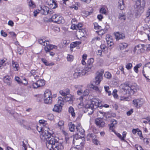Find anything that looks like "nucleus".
Masks as SVG:
<instances>
[{
	"label": "nucleus",
	"instance_id": "f257e3e1",
	"mask_svg": "<svg viewBox=\"0 0 150 150\" xmlns=\"http://www.w3.org/2000/svg\"><path fill=\"white\" fill-rule=\"evenodd\" d=\"M104 73L103 69H101L100 71H98L96 73L95 77V81H94L95 85L92 84L91 88L93 89L96 93L100 94L101 93L102 88L101 87H98L96 85H98L103 79V75Z\"/></svg>",
	"mask_w": 150,
	"mask_h": 150
},
{
	"label": "nucleus",
	"instance_id": "f03ea898",
	"mask_svg": "<svg viewBox=\"0 0 150 150\" xmlns=\"http://www.w3.org/2000/svg\"><path fill=\"white\" fill-rule=\"evenodd\" d=\"M46 146L50 150H63L64 148L62 144L53 137L48 142Z\"/></svg>",
	"mask_w": 150,
	"mask_h": 150
},
{
	"label": "nucleus",
	"instance_id": "7ed1b4c3",
	"mask_svg": "<svg viewBox=\"0 0 150 150\" xmlns=\"http://www.w3.org/2000/svg\"><path fill=\"white\" fill-rule=\"evenodd\" d=\"M122 91L125 94H128L129 95H133L136 92L138 89V86L136 84L132 85L130 86L129 85L126 83H124L121 85Z\"/></svg>",
	"mask_w": 150,
	"mask_h": 150
},
{
	"label": "nucleus",
	"instance_id": "20e7f679",
	"mask_svg": "<svg viewBox=\"0 0 150 150\" xmlns=\"http://www.w3.org/2000/svg\"><path fill=\"white\" fill-rule=\"evenodd\" d=\"M38 42L40 44L45 46L44 50L46 53L50 52V50H52L53 49H57V46L50 44L49 41L45 39H40L38 40Z\"/></svg>",
	"mask_w": 150,
	"mask_h": 150
},
{
	"label": "nucleus",
	"instance_id": "39448f33",
	"mask_svg": "<svg viewBox=\"0 0 150 150\" xmlns=\"http://www.w3.org/2000/svg\"><path fill=\"white\" fill-rule=\"evenodd\" d=\"M145 4V0H137L136 1L135 6L139 13H142L143 12Z\"/></svg>",
	"mask_w": 150,
	"mask_h": 150
},
{
	"label": "nucleus",
	"instance_id": "423d86ee",
	"mask_svg": "<svg viewBox=\"0 0 150 150\" xmlns=\"http://www.w3.org/2000/svg\"><path fill=\"white\" fill-rule=\"evenodd\" d=\"M52 96L50 91L48 89L45 90L44 93V101L45 103H51L52 101Z\"/></svg>",
	"mask_w": 150,
	"mask_h": 150
},
{
	"label": "nucleus",
	"instance_id": "0eeeda50",
	"mask_svg": "<svg viewBox=\"0 0 150 150\" xmlns=\"http://www.w3.org/2000/svg\"><path fill=\"white\" fill-rule=\"evenodd\" d=\"M146 44H139L134 47L133 52L134 53H136L137 54L144 53L146 51Z\"/></svg>",
	"mask_w": 150,
	"mask_h": 150
},
{
	"label": "nucleus",
	"instance_id": "6e6552de",
	"mask_svg": "<svg viewBox=\"0 0 150 150\" xmlns=\"http://www.w3.org/2000/svg\"><path fill=\"white\" fill-rule=\"evenodd\" d=\"M70 91L68 88L59 91L60 93L62 96H64L65 100L67 101H71V96L70 94Z\"/></svg>",
	"mask_w": 150,
	"mask_h": 150
},
{
	"label": "nucleus",
	"instance_id": "1a4fd4ad",
	"mask_svg": "<svg viewBox=\"0 0 150 150\" xmlns=\"http://www.w3.org/2000/svg\"><path fill=\"white\" fill-rule=\"evenodd\" d=\"M64 21V20L62 16L57 14L53 15L51 18L49 19V21L50 22H54L57 23L58 24L62 23Z\"/></svg>",
	"mask_w": 150,
	"mask_h": 150
},
{
	"label": "nucleus",
	"instance_id": "9d476101",
	"mask_svg": "<svg viewBox=\"0 0 150 150\" xmlns=\"http://www.w3.org/2000/svg\"><path fill=\"white\" fill-rule=\"evenodd\" d=\"M87 73L82 68H77L74 70L73 76L74 78H77L81 76L84 75Z\"/></svg>",
	"mask_w": 150,
	"mask_h": 150
},
{
	"label": "nucleus",
	"instance_id": "9b49d317",
	"mask_svg": "<svg viewBox=\"0 0 150 150\" xmlns=\"http://www.w3.org/2000/svg\"><path fill=\"white\" fill-rule=\"evenodd\" d=\"M94 62V59L93 58H91L88 59L84 69L86 73L91 71V69L93 67Z\"/></svg>",
	"mask_w": 150,
	"mask_h": 150
},
{
	"label": "nucleus",
	"instance_id": "f8f14e48",
	"mask_svg": "<svg viewBox=\"0 0 150 150\" xmlns=\"http://www.w3.org/2000/svg\"><path fill=\"white\" fill-rule=\"evenodd\" d=\"M51 136V134L48 131L47 129V130L43 131L41 132L40 137L42 140L43 141L47 140L49 142L50 140L49 139Z\"/></svg>",
	"mask_w": 150,
	"mask_h": 150
},
{
	"label": "nucleus",
	"instance_id": "ddd939ff",
	"mask_svg": "<svg viewBox=\"0 0 150 150\" xmlns=\"http://www.w3.org/2000/svg\"><path fill=\"white\" fill-rule=\"evenodd\" d=\"M101 101L98 98H93L91 99V104L89 103L91 107V108L92 110L93 108H97L100 106Z\"/></svg>",
	"mask_w": 150,
	"mask_h": 150
},
{
	"label": "nucleus",
	"instance_id": "4468645a",
	"mask_svg": "<svg viewBox=\"0 0 150 150\" xmlns=\"http://www.w3.org/2000/svg\"><path fill=\"white\" fill-rule=\"evenodd\" d=\"M45 84V81L43 79H38L36 82L32 84L33 88H37L38 87L42 86Z\"/></svg>",
	"mask_w": 150,
	"mask_h": 150
},
{
	"label": "nucleus",
	"instance_id": "2eb2a0df",
	"mask_svg": "<svg viewBox=\"0 0 150 150\" xmlns=\"http://www.w3.org/2000/svg\"><path fill=\"white\" fill-rule=\"evenodd\" d=\"M132 102L133 105L137 108H140L144 103V100L142 99H134Z\"/></svg>",
	"mask_w": 150,
	"mask_h": 150
},
{
	"label": "nucleus",
	"instance_id": "dca6fc26",
	"mask_svg": "<svg viewBox=\"0 0 150 150\" xmlns=\"http://www.w3.org/2000/svg\"><path fill=\"white\" fill-rule=\"evenodd\" d=\"M76 128L78 134H75L74 136V139L75 138H76V136H78V135H79L80 137H82L83 138L85 133L84 130L80 127V125H79L78 126H76Z\"/></svg>",
	"mask_w": 150,
	"mask_h": 150
},
{
	"label": "nucleus",
	"instance_id": "f3484780",
	"mask_svg": "<svg viewBox=\"0 0 150 150\" xmlns=\"http://www.w3.org/2000/svg\"><path fill=\"white\" fill-rule=\"evenodd\" d=\"M80 101V103L78 104V107L79 108H85L87 109H90L91 106L89 104L88 102L85 100Z\"/></svg>",
	"mask_w": 150,
	"mask_h": 150
},
{
	"label": "nucleus",
	"instance_id": "a211bd4d",
	"mask_svg": "<svg viewBox=\"0 0 150 150\" xmlns=\"http://www.w3.org/2000/svg\"><path fill=\"white\" fill-rule=\"evenodd\" d=\"M89 91L86 89L84 91L83 95L79 97V99L81 101L85 100L89 102Z\"/></svg>",
	"mask_w": 150,
	"mask_h": 150
},
{
	"label": "nucleus",
	"instance_id": "6ab92c4d",
	"mask_svg": "<svg viewBox=\"0 0 150 150\" xmlns=\"http://www.w3.org/2000/svg\"><path fill=\"white\" fill-rule=\"evenodd\" d=\"M46 3L52 9L55 8L57 6V4L54 0H46Z\"/></svg>",
	"mask_w": 150,
	"mask_h": 150
},
{
	"label": "nucleus",
	"instance_id": "aec40b11",
	"mask_svg": "<svg viewBox=\"0 0 150 150\" xmlns=\"http://www.w3.org/2000/svg\"><path fill=\"white\" fill-rule=\"evenodd\" d=\"M76 141L74 139H73V144H74V145H75L76 146H78L81 145V148H82L83 147L85 143V140L84 139L83 140V139L82 142H81V139H79L78 140L76 138Z\"/></svg>",
	"mask_w": 150,
	"mask_h": 150
},
{
	"label": "nucleus",
	"instance_id": "412c9836",
	"mask_svg": "<svg viewBox=\"0 0 150 150\" xmlns=\"http://www.w3.org/2000/svg\"><path fill=\"white\" fill-rule=\"evenodd\" d=\"M105 39L108 46L111 47L113 45V40L111 35L107 34L106 36Z\"/></svg>",
	"mask_w": 150,
	"mask_h": 150
},
{
	"label": "nucleus",
	"instance_id": "4be33fe9",
	"mask_svg": "<svg viewBox=\"0 0 150 150\" xmlns=\"http://www.w3.org/2000/svg\"><path fill=\"white\" fill-rule=\"evenodd\" d=\"M117 123V121L114 120L112 119L110 121V124H109L108 125L109 127V129L111 130L112 132H114L115 130L114 129Z\"/></svg>",
	"mask_w": 150,
	"mask_h": 150
},
{
	"label": "nucleus",
	"instance_id": "5701e85b",
	"mask_svg": "<svg viewBox=\"0 0 150 150\" xmlns=\"http://www.w3.org/2000/svg\"><path fill=\"white\" fill-rule=\"evenodd\" d=\"M95 124L99 127H103L105 124V122L100 118H97L96 119Z\"/></svg>",
	"mask_w": 150,
	"mask_h": 150
},
{
	"label": "nucleus",
	"instance_id": "b1692460",
	"mask_svg": "<svg viewBox=\"0 0 150 150\" xmlns=\"http://www.w3.org/2000/svg\"><path fill=\"white\" fill-rule=\"evenodd\" d=\"M114 35H115V38L117 40L123 39L125 38V36L124 34H120L118 32L115 33Z\"/></svg>",
	"mask_w": 150,
	"mask_h": 150
},
{
	"label": "nucleus",
	"instance_id": "393cba45",
	"mask_svg": "<svg viewBox=\"0 0 150 150\" xmlns=\"http://www.w3.org/2000/svg\"><path fill=\"white\" fill-rule=\"evenodd\" d=\"M93 25L94 29L96 30V32L98 34L100 35V33H100V31L101 30L102 28L97 23H94Z\"/></svg>",
	"mask_w": 150,
	"mask_h": 150
},
{
	"label": "nucleus",
	"instance_id": "a878e982",
	"mask_svg": "<svg viewBox=\"0 0 150 150\" xmlns=\"http://www.w3.org/2000/svg\"><path fill=\"white\" fill-rule=\"evenodd\" d=\"M81 43V41H76L71 43L70 45V49H73L77 46H79V45Z\"/></svg>",
	"mask_w": 150,
	"mask_h": 150
},
{
	"label": "nucleus",
	"instance_id": "bb28decb",
	"mask_svg": "<svg viewBox=\"0 0 150 150\" xmlns=\"http://www.w3.org/2000/svg\"><path fill=\"white\" fill-rule=\"evenodd\" d=\"M49 11V7L46 6H44L41 8L40 10L41 13L43 15H47L48 14Z\"/></svg>",
	"mask_w": 150,
	"mask_h": 150
},
{
	"label": "nucleus",
	"instance_id": "cd10ccee",
	"mask_svg": "<svg viewBox=\"0 0 150 150\" xmlns=\"http://www.w3.org/2000/svg\"><path fill=\"white\" fill-rule=\"evenodd\" d=\"M127 132H126L124 131L122 133V136L119 133H117L116 135L117 137L119 138L122 141H124L125 140V138L126 137Z\"/></svg>",
	"mask_w": 150,
	"mask_h": 150
},
{
	"label": "nucleus",
	"instance_id": "c85d7f7f",
	"mask_svg": "<svg viewBox=\"0 0 150 150\" xmlns=\"http://www.w3.org/2000/svg\"><path fill=\"white\" fill-rule=\"evenodd\" d=\"M109 28V26L108 25H106L105 26V28L104 29H102V30L100 31V35H102L104 34L107 33L108 31V29Z\"/></svg>",
	"mask_w": 150,
	"mask_h": 150
},
{
	"label": "nucleus",
	"instance_id": "c756f323",
	"mask_svg": "<svg viewBox=\"0 0 150 150\" xmlns=\"http://www.w3.org/2000/svg\"><path fill=\"white\" fill-rule=\"evenodd\" d=\"M4 81L7 85H11V77L9 76H5L4 79Z\"/></svg>",
	"mask_w": 150,
	"mask_h": 150
},
{
	"label": "nucleus",
	"instance_id": "7c9ffc66",
	"mask_svg": "<svg viewBox=\"0 0 150 150\" xmlns=\"http://www.w3.org/2000/svg\"><path fill=\"white\" fill-rule=\"evenodd\" d=\"M62 106L58 105H55L53 109V111L57 112H60L61 111Z\"/></svg>",
	"mask_w": 150,
	"mask_h": 150
},
{
	"label": "nucleus",
	"instance_id": "2f4dec72",
	"mask_svg": "<svg viewBox=\"0 0 150 150\" xmlns=\"http://www.w3.org/2000/svg\"><path fill=\"white\" fill-rule=\"evenodd\" d=\"M118 5V8L120 10L123 9L124 7V1L123 0H119Z\"/></svg>",
	"mask_w": 150,
	"mask_h": 150
},
{
	"label": "nucleus",
	"instance_id": "473e14b6",
	"mask_svg": "<svg viewBox=\"0 0 150 150\" xmlns=\"http://www.w3.org/2000/svg\"><path fill=\"white\" fill-rule=\"evenodd\" d=\"M12 64L14 70L15 71H18L19 68L18 63L17 62L12 61Z\"/></svg>",
	"mask_w": 150,
	"mask_h": 150
},
{
	"label": "nucleus",
	"instance_id": "72a5a7b5",
	"mask_svg": "<svg viewBox=\"0 0 150 150\" xmlns=\"http://www.w3.org/2000/svg\"><path fill=\"white\" fill-rule=\"evenodd\" d=\"M68 126L69 130L71 132H74L75 130V125L72 122H70L68 124Z\"/></svg>",
	"mask_w": 150,
	"mask_h": 150
},
{
	"label": "nucleus",
	"instance_id": "f704fd0d",
	"mask_svg": "<svg viewBox=\"0 0 150 150\" xmlns=\"http://www.w3.org/2000/svg\"><path fill=\"white\" fill-rule=\"evenodd\" d=\"M69 112L71 114L73 118L75 117L76 116V114L74 112V110L72 106H70L69 108Z\"/></svg>",
	"mask_w": 150,
	"mask_h": 150
},
{
	"label": "nucleus",
	"instance_id": "c9c22d12",
	"mask_svg": "<svg viewBox=\"0 0 150 150\" xmlns=\"http://www.w3.org/2000/svg\"><path fill=\"white\" fill-rule=\"evenodd\" d=\"M87 55L86 54H83L82 56V59L81 61V63L82 65H84L86 64V63L85 61L87 59Z\"/></svg>",
	"mask_w": 150,
	"mask_h": 150
},
{
	"label": "nucleus",
	"instance_id": "e433bc0d",
	"mask_svg": "<svg viewBox=\"0 0 150 150\" xmlns=\"http://www.w3.org/2000/svg\"><path fill=\"white\" fill-rule=\"evenodd\" d=\"M58 99L57 104L62 107L64 104V101L63 98L61 97H59Z\"/></svg>",
	"mask_w": 150,
	"mask_h": 150
},
{
	"label": "nucleus",
	"instance_id": "4c0bfd02",
	"mask_svg": "<svg viewBox=\"0 0 150 150\" xmlns=\"http://www.w3.org/2000/svg\"><path fill=\"white\" fill-rule=\"evenodd\" d=\"M106 93L108 94V96H110L112 95V93L109 90L110 88L109 86H105L104 87Z\"/></svg>",
	"mask_w": 150,
	"mask_h": 150
},
{
	"label": "nucleus",
	"instance_id": "58836bf2",
	"mask_svg": "<svg viewBox=\"0 0 150 150\" xmlns=\"http://www.w3.org/2000/svg\"><path fill=\"white\" fill-rule=\"evenodd\" d=\"M39 122L40 124H42L43 126L47 127L48 126V123L47 121L44 120H39Z\"/></svg>",
	"mask_w": 150,
	"mask_h": 150
},
{
	"label": "nucleus",
	"instance_id": "ea45409f",
	"mask_svg": "<svg viewBox=\"0 0 150 150\" xmlns=\"http://www.w3.org/2000/svg\"><path fill=\"white\" fill-rule=\"evenodd\" d=\"M24 52V50L22 47H18L17 48V52L20 55L22 54Z\"/></svg>",
	"mask_w": 150,
	"mask_h": 150
},
{
	"label": "nucleus",
	"instance_id": "a19ab883",
	"mask_svg": "<svg viewBox=\"0 0 150 150\" xmlns=\"http://www.w3.org/2000/svg\"><path fill=\"white\" fill-rule=\"evenodd\" d=\"M119 46L120 49L122 50L127 47L128 46V45L125 43H120L119 44Z\"/></svg>",
	"mask_w": 150,
	"mask_h": 150
},
{
	"label": "nucleus",
	"instance_id": "79ce46f5",
	"mask_svg": "<svg viewBox=\"0 0 150 150\" xmlns=\"http://www.w3.org/2000/svg\"><path fill=\"white\" fill-rule=\"evenodd\" d=\"M67 61L71 62L74 59V57L71 54H68L67 57Z\"/></svg>",
	"mask_w": 150,
	"mask_h": 150
},
{
	"label": "nucleus",
	"instance_id": "37998d69",
	"mask_svg": "<svg viewBox=\"0 0 150 150\" xmlns=\"http://www.w3.org/2000/svg\"><path fill=\"white\" fill-rule=\"evenodd\" d=\"M126 15L125 13H120L119 15V18L122 20L125 21L126 19Z\"/></svg>",
	"mask_w": 150,
	"mask_h": 150
},
{
	"label": "nucleus",
	"instance_id": "c03bdc74",
	"mask_svg": "<svg viewBox=\"0 0 150 150\" xmlns=\"http://www.w3.org/2000/svg\"><path fill=\"white\" fill-rule=\"evenodd\" d=\"M93 11V10L92 9V10L91 11H83L82 12L83 14H85V16H88L90 15L91 14H92Z\"/></svg>",
	"mask_w": 150,
	"mask_h": 150
},
{
	"label": "nucleus",
	"instance_id": "a18cd8bd",
	"mask_svg": "<svg viewBox=\"0 0 150 150\" xmlns=\"http://www.w3.org/2000/svg\"><path fill=\"white\" fill-rule=\"evenodd\" d=\"M64 122L63 120H60L58 122V125L60 129H62L64 127Z\"/></svg>",
	"mask_w": 150,
	"mask_h": 150
},
{
	"label": "nucleus",
	"instance_id": "49530a36",
	"mask_svg": "<svg viewBox=\"0 0 150 150\" xmlns=\"http://www.w3.org/2000/svg\"><path fill=\"white\" fill-rule=\"evenodd\" d=\"M62 132L64 136L65 137V139L66 141L67 142L69 139V137L68 134L66 131L63 130L62 131Z\"/></svg>",
	"mask_w": 150,
	"mask_h": 150
},
{
	"label": "nucleus",
	"instance_id": "de8ad7c7",
	"mask_svg": "<svg viewBox=\"0 0 150 150\" xmlns=\"http://www.w3.org/2000/svg\"><path fill=\"white\" fill-rule=\"evenodd\" d=\"M29 1L28 2V5L30 7L33 8L35 7V3L32 0H28Z\"/></svg>",
	"mask_w": 150,
	"mask_h": 150
},
{
	"label": "nucleus",
	"instance_id": "09e8293b",
	"mask_svg": "<svg viewBox=\"0 0 150 150\" xmlns=\"http://www.w3.org/2000/svg\"><path fill=\"white\" fill-rule=\"evenodd\" d=\"M117 91L116 89H114L112 92V95L115 98H118V96L117 94Z\"/></svg>",
	"mask_w": 150,
	"mask_h": 150
},
{
	"label": "nucleus",
	"instance_id": "8fccbe9b",
	"mask_svg": "<svg viewBox=\"0 0 150 150\" xmlns=\"http://www.w3.org/2000/svg\"><path fill=\"white\" fill-rule=\"evenodd\" d=\"M105 77L108 79H110L111 77V74L109 72H106L104 74Z\"/></svg>",
	"mask_w": 150,
	"mask_h": 150
},
{
	"label": "nucleus",
	"instance_id": "3c124183",
	"mask_svg": "<svg viewBox=\"0 0 150 150\" xmlns=\"http://www.w3.org/2000/svg\"><path fill=\"white\" fill-rule=\"evenodd\" d=\"M132 63H127L125 67L127 70H129L132 69Z\"/></svg>",
	"mask_w": 150,
	"mask_h": 150
},
{
	"label": "nucleus",
	"instance_id": "603ef678",
	"mask_svg": "<svg viewBox=\"0 0 150 150\" xmlns=\"http://www.w3.org/2000/svg\"><path fill=\"white\" fill-rule=\"evenodd\" d=\"M76 28H77V30L78 29H79V32H81L82 31V30L81 29V28L82 27L83 25L81 23H78L76 25Z\"/></svg>",
	"mask_w": 150,
	"mask_h": 150
},
{
	"label": "nucleus",
	"instance_id": "864d4df0",
	"mask_svg": "<svg viewBox=\"0 0 150 150\" xmlns=\"http://www.w3.org/2000/svg\"><path fill=\"white\" fill-rule=\"evenodd\" d=\"M41 75L40 73L39 72H38L36 75H35L34 77L35 79L36 80L39 79V78L41 76Z\"/></svg>",
	"mask_w": 150,
	"mask_h": 150
},
{
	"label": "nucleus",
	"instance_id": "5fc2aeb1",
	"mask_svg": "<svg viewBox=\"0 0 150 150\" xmlns=\"http://www.w3.org/2000/svg\"><path fill=\"white\" fill-rule=\"evenodd\" d=\"M100 48L101 49V50H102V52H105L106 50H108L107 47L103 45H101Z\"/></svg>",
	"mask_w": 150,
	"mask_h": 150
},
{
	"label": "nucleus",
	"instance_id": "6e6d98bb",
	"mask_svg": "<svg viewBox=\"0 0 150 150\" xmlns=\"http://www.w3.org/2000/svg\"><path fill=\"white\" fill-rule=\"evenodd\" d=\"M138 135L139 136L140 139H143V137L142 134V132L139 129L137 132Z\"/></svg>",
	"mask_w": 150,
	"mask_h": 150
},
{
	"label": "nucleus",
	"instance_id": "4d7b16f0",
	"mask_svg": "<svg viewBox=\"0 0 150 150\" xmlns=\"http://www.w3.org/2000/svg\"><path fill=\"white\" fill-rule=\"evenodd\" d=\"M142 73L143 74V76L147 79V80H150V79H148L147 77H148L149 78H150V74L148 75L147 76H146V74L145 73V72L144 71V69H143L142 71Z\"/></svg>",
	"mask_w": 150,
	"mask_h": 150
},
{
	"label": "nucleus",
	"instance_id": "13d9d810",
	"mask_svg": "<svg viewBox=\"0 0 150 150\" xmlns=\"http://www.w3.org/2000/svg\"><path fill=\"white\" fill-rule=\"evenodd\" d=\"M133 109L131 108L129 111L127 112L126 113L127 115L128 116H130L133 113Z\"/></svg>",
	"mask_w": 150,
	"mask_h": 150
},
{
	"label": "nucleus",
	"instance_id": "bf43d9fd",
	"mask_svg": "<svg viewBox=\"0 0 150 150\" xmlns=\"http://www.w3.org/2000/svg\"><path fill=\"white\" fill-rule=\"evenodd\" d=\"M150 139L147 138H145L143 139V141L144 143L146 144H148L149 143V141Z\"/></svg>",
	"mask_w": 150,
	"mask_h": 150
},
{
	"label": "nucleus",
	"instance_id": "052dcab7",
	"mask_svg": "<svg viewBox=\"0 0 150 150\" xmlns=\"http://www.w3.org/2000/svg\"><path fill=\"white\" fill-rule=\"evenodd\" d=\"M100 12L102 14H105L106 12L105 9L104 8H101L100 9Z\"/></svg>",
	"mask_w": 150,
	"mask_h": 150
},
{
	"label": "nucleus",
	"instance_id": "680f3d73",
	"mask_svg": "<svg viewBox=\"0 0 150 150\" xmlns=\"http://www.w3.org/2000/svg\"><path fill=\"white\" fill-rule=\"evenodd\" d=\"M47 118L50 120H52L54 118V115L52 114H48L47 116Z\"/></svg>",
	"mask_w": 150,
	"mask_h": 150
},
{
	"label": "nucleus",
	"instance_id": "e2e57ef3",
	"mask_svg": "<svg viewBox=\"0 0 150 150\" xmlns=\"http://www.w3.org/2000/svg\"><path fill=\"white\" fill-rule=\"evenodd\" d=\"M1 35L4 37H6L7 36V33L5 32L3 30H1Z\"/></svg>",
	"mask_w": 150,
	"mask_h": 150
},
{
	"label": "nucleus",
	"instance_id": "0e129e2a",
	"mask_svg": "<svg viewBox=\"0 0 150 150\" xmlns=\"http://www.w3.org/2000/svg\"><path fill=\"white\" fill-rule=\"evenodd\" d=\"M15 80L18 83H23V82L21 81L20 79V78L18 76L16 77L15 78Z\"/></svg>",
	"mask_w": 150,
	"mask_h": 150
},
{
	"label": "nucleus",
	"instance_id": "69168bd1",
	"mask_svg": "<svg viewBox=\"0 0 150 150\" xmlns=\"http://www.w3.org/2000/svg\"><path fill=\"white\" fill-rule=\"evenodd\" d=\"M38 72V71L35 70H32L30 71L31 74L34 77L36 74Z\"/></svg>",
	"mask_w": 150,
	"mask_h": 150
},
{
	"label": "nucleus",
	"instance_id": "338daca9",
	"mask_svg": "<svg viewBox=\"0 0 150 150\" xmlns=\"http://www.w3.org/2000/svg\"><path fill=\"white\" fill-rule=\"evenodd\" d=\"M138 130H139V129L138 128L136 129H133L132 130V133L133 134L135 135L137 132Z\"/></svg>",
	"mask_w": 150,
	"mask_h": 150
},
{
	"label": "nucleus",
	"instance_id": "774afa93",
	"mask_svg": "<svg viewBox=\"0 0 150 150\" xmlns=\"http://www.w3.org/2000/svg\"><path fill=\"white\" fill-rule=\"evenodd\" d=\"M147 17H149L150 16V7H149L146 12Z\"/></svg>",
	"mask_w": 150,
	"mask_h": 150
}]
</instances>
